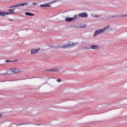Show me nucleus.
<instances>
[{"label": "nucleus", "instance_id": "ddd939ff", "mask_svg": "<svg viewBox=\"0 0 127 127\" xmlns=\"http://www.w3.org/2000/svg\"><path fill=\"white\" fill-rule=\"evenodd\" d=\"M29 3L28 2H23V3H21L20 4H19L20 7V6H24L25 5H28Z\"/></svg>", "mask_w": 127, "mask_h": 127}, {"label": "nucleus", "instance_id": "20e7f679", "mask_svg": "<svg viewBox=\"0 0 127 127\" xmlns=\"http://www.w3.org/2000/svg\"><path fill=\"white\" fill-rule=\"evenodd\" d=\"M84 48H86V49H93L95 50L96 49H99V47L96 45H93L90 47H85Z\"/></svg>", "mask_w": 127, "mask_h": 127}, {"label": "nucleus", "instance_id": "bb28decb", "mask_svg": "<svg viewBox=\"0 0 127 127\" xmlns=\"http://www.w3.org/2000/svg\"><path fill=\"white\" fill-rule=\"evenodd\" d=\"M11 62H17V60L12 61Z\"/></svg>", "mask_w": 127, "mask_h": 127}, {"label": "nucleus", "instance_id": "f3484780", "mask_svg": "<svg viewBox=\"0 0 127 127\" xmlns=\"http://www.w3.org/2000/svg\"><path fill=\"white\" fill-rule=\"evenodd\" d=\"M14 7H20L19 4L13 5Z\"/></svg>", "mask_w": 127, "mask_h": 127}, {"label": "nucleus", "instance_id": "393cba45", "mask_svg": "<svg viewBox=\"0 0 127 127\" xmlns=\"http://www.w3.org/2000/svg\"><path fill=\"white\" fill-rule=\"evenodd\" d=\"M100 16L99 15H94L93 17H99Z\"/></svg>", "mask_w": 127, "mask_h": 127}, {"label": "nucleus", "instance_id": "0eeeda50", "mask_svg": "<svg viewBox=\"0 0 127 127\" xmlns=\"http://www.w3.org/2000/svg\"><path fill=\"white\" fill-rule=\"evenodd\" d=\"M14 10H15V9L8 10V11L9 12H6L7 15H8L9 14H14Z\"/></svg>", "mask_w": 127, "mask_h": 127}, {"label": "nucleus", "instance_id": "6ab92c4d", "mask_svg": "<svg viewBox=\"0 0 127 127\" xmlns=\"http://www.w3.org/2000/svg\"><path fill=\"white\" fill-rule=\"evenodd\" d=\"M57 82H58V83H60V82H61L62 80L61 79H58L57 80Z\"/></svg>", "mask_w": 127, "mask_h": 127}, {"label": "nucleus", "instance_id": "9d476101", "mask_svg": "<svg viewBox=\"0 0 127 127\" xmlns=\"http://www.w3.org/2000/svg\"><path fill=\"white\" fill-rule=\"evenodd\" d=\"M25 15H27L28 16H34V14L29 12H25Z\"/></svg>", "mask_w": 127, "mask_h": 127}, {"label": "nucleus", "instance_id": "412c9836", "mask_svg": "<svg viewBox=\"0 0 127 127\" xmlns=\"http://www.w3.org/2000/svg\"><path fill=\"white\" fill-rule=\"evenodd\" d=\"M32 4H33V5H36V4H37V3H36V2H33L32 3Z\"/></svg>", "mask_w": 127, "mask_h": 127}, {"label": "nucleus", "instance_id": "f03ea898", "mask_svg": "<svg viewBox=\"0 0 127 127\" xmlns=\"http://www.w3.org/2000/svg\"><path fill=\"white\" fill-rule=\"evenodd\" d=\"M78 44V43H72L71 44H67V45H64L63 46V48L65 49L66 48H68V47H71V48H73L75 45H77Z\"/></svg>", "mask_w": 127, "mask_h": 127}, {"label": "nucleus", "instance_id": "1a4fd4ad", "mask_svg": "<svg viewBox=\"0 0 127 127\" xmlns=\"http://www.w3.org/2000/svg\"><path fill=\"white\" fill-rule=\"evenodd\" d=\"M45 71H48L49 72H58L59 71V69H58V68H52L50 70H46Z\"/></svg>", "mask_w": 127, "mask_h": 127}, {"label": "nucleus", "instance_id": "2eb2a0df", "mask_svg": "<svg viewBox=\"0 0 127 127\" xmlns=\"http://www.w3.org/2000/svg\"><path fill=\"white\" fill-rule=\"evenodd\" d=\"M124 15H115V16H109L108 17V18H111V17H123Z\"/></svg>", "mask_w": 127, "mask_h": 127}, {"label": "nucleus", "instance_id": "39448f33", "mask_svg": "<svg viewBox=\"0 0 127 127\" xmlns=\"http://www.w3.org/2000/svg\"><path fill=\"white\" fill-rule=\"evenodd\" d=\"M78 16L79 17L86 18V17H88V14L86 12L81 13L78 14Z\"/></svg>", "mask_w": 127, "mask_h": 127}, {"label": "nucleus", "instance_id": "f8f14e48", "mask_svg": "<svg viewBox=\"0 0 127 127\" xmlns=\"http://www.w3.org/2000/svg\"><path fill=\"white\" fill-rule=\"evenodd\" d=\"M25 125H36V126H41L40 124H34L33 123L22 124L18 125V126H23Z\"/></svg>", "mask_w": 127, "mask_h": 127}, {"label": "nucleus", "instance_id": "a211bd4d", "mask_svg": "<svg viewBox=\"0 0 127 127\" xmlns=\"http://www.w3.org/2000/svg\"><path fill=\"white\" fill-rule=\"evenodd\" d=\"M40 6H41V7H45V4H40Z\"/></svg>", "mask_w": 127, "mask_h": 127}, {"label": "nucleus", "instance_id": "cd10ccee", "mask_svg": "<svg viewBox=\"0 0 127 127\" xmlns=\"http://www.w3.org/2000/svg\"><path fill=\"white\" fill-rule=\"evenodd\" d=\"M0 75H5V74L4 73H2V74L0 73Z\"/></svg>", "mask_w": 127, "mask_h": 127}, {"label": "nucleus", "instance_id": "a878e982", "mask_svg": "<svg viewBox=\"0 0 127 127\" xmlns=\"http://www.w3.org/2000/svg\"><path fill=\"white\" fill-rule=\"evenodd\" d=\"M8 20H9L10 21H13V19H9Z\"/></svg>", "mask_w": 127, "mask_h": 127}, {"label": "nucleus", "instance_id": "7ed1b4c3", "mask_svg": "<svg viewBox=\"0 0 127 127\" xmlns=\"http://www.w3.org/2000/svg\"><path fill=\"white\" fill-rule=\"evenodd\" d=\"M77 17H78V15H74V17H66L65 21H66V22H71L72 20H75Z\"/></svg>", "mask_w": 127, "mask_h": 127}, {"label": "nucleus", "instance_id": "4be33fe9", "mask_svg": "<svg viewBox=\"0 0 127 127\" xmlns=\"http://www.w3.org/2000/svg\"><path fill=\"white\" fill-rule=\"evenodd\" d=\"M49 47H50L51 48H52V47H54L53 45H49Z\"/></svg>", "mask_w": 127, "mask_h": 127}, {"label": "nucleus", "instance_id": "dca6fc26", "mask_svg": "<svg viewBox=\"0 0 127 127\" xmlns=\"http://www.w3.org/2000/svg\"><path fill=\"white\" fill-rule=\"evenodd\" d=\"M45 7H51V4L49 3H45Z\"/></svg>", "mask_w": 127, "mask_h": 127}, {"label": "nucleus", "instance_id": "b1692460", "mask_svg": "<svg viewBox=\"0 0 127 127\" xmlns=\"http://www.w3.org/2000/svg\"><path fill=\"white\" fill-rule=\"evenodd\" d=\"M0 119H2V114H0Z\"/></svg>", "mask_w": 127, "mask_h": 127}, {"label": "nucleus", "instance_id": "423d86ee", "mask_svg": "<svg viewBox=\"0 0 127 127\" xmlns=\"http://www.w3.org/2000/svg\"><path fill=\"white\" fill-rule=\"evenodd\" d=\"M10 71H11L12 73H20L21 70H17L15 68H12L10 69Z\"/></svg>", "mask_w": 127, "mask_h": 127}, {"label": "nucleus", "instance_id": "5701e85b", "mask_svg": "<svg viewBox=\"0 0 127 127\" xmlns=\"http://www.w3.org/2000/svg\"><path fill=\"white\" fill-rule=\"evenodd\" d=\"M13 7H14L13 6V5H12V6H9V8H12Z\"/></svg>", "mask_w": 127, "mask_h": 127}, {"label": "nucleus", "instance_id": "f257e3e1", "mask_svg": "<svg viewBox=\"0 0 127 127\" xmlns=\"http://www.w3.org/2000/svg\"><path fill=\"white\" fill-rule=\"evenodd\" d=\"M107 28H109V27H105L103 29H100L97 30L94 32L93 36L95 37L97 36V35H98V34H100V33H103V32H105V30H106V29H107Z\"/></svg>", "mask_w": 127, "mask_h": 127}, {"label": "nucleus", "instance_id": "aec40b11", "mask_svg": "<svg viewBox=\"0 0 127 127\" xmlns=\"http://www.w3.org/2000/svg\"><path fill=\"white\" fill-rule=\"evenodd\" d=\"M12 61H9V60H6L5 62H7V63H8L9 62H11Z\"/></svg>", "mask_w": 127, "mask_h": 127}, {"label": "nucleus", "instance_id": "c85d7f7f", "mask_svg": "<svg viewBox=\"0 0 127 127\" xmlns=\"http://www.w3.org/2000/svg\"><path fill=\"white\" fill-rule=\"evenodd\" d=\"M9 127H13V125H12L11 126H10Z\"/></svg>", "mask_w": 127, "mask_h": 127}, {"label": "nucleus", "instance_id": "6e6552de", "mask_svg": "<svg viewBox=\"0 0 127 127\" xmlns=\"http://www.w3.org/2000/svg\"><path fill=\"white\" fill-rule=\"evenodd\" d=\"M38 51H39V49H32L31 51V54L33 55V54H35V53H38Z\"/></svg>", "mask_w": 127, "mask_h": 127}, {"label": "nucleus", "instance_id": "4468645a", "mask_svg": "<svg viewBox=\"0 0 127 127\" xmlns=\"http://www.w3.org/2000/svg\"><path fill=\"white\" fill-rule=\"evenodd\" d=\"M86 26V24H83L82 25H81L80 27H78L77 26H74V27H75V28H85Z\"/></svg>", "mask_w": 127, "mask_h": 127}, {"label": "nucleus", "instance_id": "9b49d317", "mask_svg": "<svg viewBox=\"0 0 127 127\" xmlns=\"http://www.w3.org/2000/svg\"><path fill=\"white\" fill-rule=\"evenodd\" d=\"M5 15H7V14H6V12L0 11V16H4Z\"/></svg>", "mask_w": 127, "mask_h": 127}]
</instances>
